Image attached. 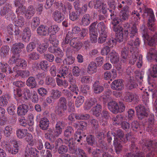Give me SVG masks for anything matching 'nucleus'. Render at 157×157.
<instances>
[{"label":"nucleus","instance_id":"nucleus-1","mask_svg":"<svg viewBox=\"0 0 157 157\" xmlns=\"http://www.w3.org/2000/svg\"><path fill=\"white\" fill-rule=\"evenodd\" d=\"M120 22L117 19L114 18L111 22L113 26L112 29L113 31L116 33V39L120 43L122 42L124 38L123 28L119 25Z\"/></svg>","mask_w":157,"mask_h":157},{"label":"nucleus","instance_id":"nucleus-2","mask_svg":"<svg viewBox=\"0 0 157 157\" xmlns=\"http://www.w3.org/2000/svg\"><path fill=\"white\" fill-rule=\"evenodd\" d=\"M148 34V30L146 29H144L142 32V37L144 41H147L148 45L153 46L156 42H157V33L155 32L154 34L151 33Z\"/></svg>","mask_w":157,"mask_h":157},{"label":"nucleus","instance_id":"nucleus-3","mask_svg":"<svg viewBox=\"0 0 157 157\" xmlns=\"http://www.w3.org/2000/svg\"><path fill=\"white\" fill-rule=\"evenodd\" d=\"M140 44L139 38H136L135 40H131L128 41L127 44V48H124L122 49L121 52V57L124 59H126L128 55V50L132 53L134 50V46H138Z\"/></svg>","mask_w":157,"mask_h":157},{"label":"nucleus","instance_id":"nucleus-4","mask_svg":"<svg viewBox=\"0 0 157 157\" xmlns=\"http://www.w3.org/2000/svg\"><path fill=\"white\" fill-rule=\"evenodd\" d=\"M144 13L147 14V15L149 16L147 23L148 28L151 31L154 32L155 29L154 24L155 16L151 8H147L146 6L144 5Z\"/></svg>","mask_w":157,"mask_h":157},{"label":"nucleus","instance_id":"nucleus-5","mask_svg":"<svg viewBox=\"0 0 157 157\" xmlns=\"http://www.w3.org/2000/svg\"><path fill=\"white\" fill-rule=\"evenodd\" d=\"M131 143L129 148L131 152L127 153L124 157H145L144 153L140 152L135 142L131 141Z\"/></svg>","mask_w":157,"mask_h":157},{"label":"nucleus","instance_id":"nucleus-6","mask_svg":"<svg viewBox=\"0 0 157 157\" xmlns=\"http://www.w3.org/2000/svg\"><path fill=\"white\" fill-rule=\"evenodd\" d=\"M11 142L13 144V147H11L10 144L6 143L3 144V147L10 153L13 155L16 154L18 152L19 149V142L15 140H11Z\"/></svg>","mask_w":157,"mask_h":157},{"label":"nucleus","instance_id":"nucleus-7","mask_svg":"<svg viewBox=\"0 0 157 157\" xmlns=\"http://www.w3.org/2000/svg\"><path fill=\"white\" fill-rule=\"evenodd\" d=\"M138 118L140 120L145 118L148 115L149 109L145 107L143 105L139 104L135 107Z\"/></svg>","mask_w":157,"mask_h":157},{"label":"nucleus","instance_id":"nucleus-8","mask_svg":"<svg viewBox=\"0 0 157 157\" xmlns=\"http://www.w3.org/2000/svg\"><path fill=\"white\" fill-rule=\"evenodd\" d=\"M130 13L129 7L127 5H125L120 12L119 17H116L114 19H117L120 22L126 21L129 18Z\"/></svg>","mask_w":157,"mask_h":157},{"label":"nucleus","instance_id":"nucleus-9","mask_svg":"<svg viewBox=\"0 0 157 157\" xmlns=\"http://www.w3.org/2000/svg\"><path fill=\"white\" fill-rule=\"evenodd\" d=\"M143 150L146 152L147 150L151 151H157V142L155 141L145 140L143 144Z\"/></svg>","mask_w":157,"mask_h":157},{"label":"nucleus","instance_id":"nucleus-10","mask_svg":"<svg viewBox=\"0 0 157 157\" xmlns=\"http://www.w3.org/2000/svg\"><path fill=\"white\" fill-rule=\"evenodd\" d=\"M71 32H69L67 34L65 39L62 43V47L63 51L66 53L71 50V46L69 44L70 38L71 37Z\"/></svg>","mask_w":157,"mask_h":157},{"label":"nucleus","instance_id":"nucleus-11","mask_svg":"<svg viewBox=\"0 0 157 157\" xmlns=\"http://www.w3.org/2000/svg\"><path fill=\"white\" fill-rule=\"evenodd\" d=\"M137 53L136 52L132 53L130 59L129 61V63L131 65H134L137 59V65L138 68H140L142 65V56L141 55H138L139 58H137Z\"/></svg>","mask_w":157,"mask_h":157},{"label":"nucleus","instance_id":"nucleus-12","mask_svg":"<svg viewBox=\"0 0 157 157\" xmlns=\"http://www.w3.org/2000/svg\"><path fill=\"white\" fill-rule=\"evenodd\" d=\"M71 32V36L70 38L69 44L71 46L75 49L77 51L79 50L82 47V44L81 42L79 41V38L77 37H75L72 38V34Z\"/></svg>","mask_w":157,"mask_h":157},{"label":"nucleus","instance_id":"nucleus-13","mask_svg":"<svg viewBox=\"0 0 157 157\" xmlns=\"http://www.w3.org/2000/svg\"><path fill=\"white\" fill-rule=\"evenodd\" d=\"M70 70L69 69V67L64 66V65H62L60 67L59 70V74L57 75V76L59 78L63 77L65 78L67 77L68 75L69 76L71 74L70 73Z\"/></svg>","mask_w":157,"mask_h":157},{"label":"nucleus","instance_id":"nucleus-14","mask_svg":"<svg viewBox=\"0 0 157 157\" xmlns=\"http://www.w3.org/2000/svg\"><path fill=\"white\" fill-rule=\"evenodd\" d=\"M116 134L120 139L119 140L121 141V142L125 143L131 137V135L128 133L124 136V133L122 130L121 129H119L116 131Z\"/></svg>","mask_w":157,"mask_h":157},{"label":"nucleus","instance_id":"nucleus-15","mask_svg":"<svg viewBox=\"0 0 157 157\" xmlns=\"http://www.w3.org/2000/svg\"><path fill=\"white\" fill-rule=\"evenodd\" d=\"M124 100L126 102H131L132 101L137 102L139 101V97L136 94L128 92L126 94Z\"/></svg>","mask_w":157,"mask_h":157},{"label":"nucleus","instance_id":"nucleus-16","mask_svg":"<svg viewBox=\"0 0 157 157\" xmlns=\"http://www.w3.org/2000/svg\"><path fill=\"white\" fill-rule=\"evenodd\" d=\"M137 34V29L136 26L133 25L128 30L125 29L124 31V38L125 39L128 36H130V38H133L136 36Z\"/></svg>","mask_w":157,"mask_h":157},{"label":"nucleus","instance_id":"nucleus-17","mask_svg":"<svg viewBox=\"0 0 157 157\" xmlns=\"http://www.w3.org/2000/svg\"><path fill=\"white\" fill-rule=\"evenodd\" d=\"M29 109L28 105L25 104L20 105L17 108V114L18 116H23L27 114Z\"/></svg>","mask_w":157,"mask_h":157},{"label":"nucleus","instance_id":"nucleus-18","mask_svg":"<svg viewBox=\"0 0 157 157\" xmlns=\"http://www.w3.org/2000/svg\"><path fill=\"white\" fill-rule=\"evenodd\" d=\"M52 17L54 20L58 23L61 22L64 18L63 13L58 10H56L53 12Z\"/></svg>","mask_w":157,"mask_h":157},{"label":"nucleus","instance_id":"nucleus-19","mask_svg":"<svg viewBox=\"0 0 157 157\" xmlns=\"http://www.w3.org/2000/svg\"><path fill=\"white\" fill-rule=\"evenodd\" d=\"M94 92L96 94H100L104 90L103 86L101 85L100 81L96 80L93 83L92 87Z\"/></svg>","mask_w":157,"mask_h":157},{"label":"nucleus","instance_id":"nucleus-20","mask_svg":"<svg viewBox=\"0 0 157 157\" xmlns=\"http://www.w3.org/2000/svg\"><path fill=\"white\" fill-rule=\"evenodd\" d=\"M49 120L47 118L44 117L40 119L38 125L40 128L42 130H46L49 127Z\"/></svg>","mask_w":157,"mask_h":157},{"label":"nucleus","instance_id":"nucleus-21","mask_svg":"<svg viewBox=\"0 0 157 157\" xmlns=\"http://www.w3.org/2000/svg\"><path fill=\"white\" fill-rule=\"evenodd\" d=\"M107 105L108 109L113 113L116 114L119 112V105L116 101H110Z\"/></svg>","mask_w":157,"mask_h":157},{"label":"nucleus","instance_id":"nucleus-22","mask_svg":"<svg viewBox=\"0 0 157 157\" xmlns=\"http://www.w3.org/2000/svg\"><path fill=\"white\" fill-rule=\"evenodd\" d=\"M124 85L120 79L115 80L111 84V88L114 90H121L123 88Z\"/></svg>","mask_w":157,"mask_h":157},{"label":"nucleus","instance_id":"nucleus-23","mask_svg":"<svg viewBox=\"0 0 157 157\" xmlns=\"http://www.w3.org/2000/svg\"><path fill=\"white\" fill-rule=\"evenodd\" d=\"M25 48L24 44L21 43H16L13 45L12 52L14 54H19L21 51V49Z\"/></svg>","mask_w":157,"mask_h":157},{"label":"nucleus","instance_id":"nucleus-24","mask_svg":"<svg viewBox=\"0 0 157 157\" xmlns=\"http://www.w3.org/2000/svg\"><path fill=\"white\" fill-rule=\"evenodd\" d=\"M92 17L91 15L88 13L85 14L82 18L80 24L83 26H88L90 23Z\"/></svg>","mask_w":157,"mask_h":157},{"label":"nucleus","instance_id":"nucleus-25","mask_svg":"<svg viewBox=\"0 0 157 157\" xmlns=\"http://www.w3.org/2000/svg\"><path fill=\"white\" fill-rule=\"evenodd\" d=\"M16 25L10 24L7 27V29L9 34L11 35L13 34V33H15L16 35H18L21 33L20 30Z\"/></svg>","mask_w":157,"mask_h":157},{"label":"nucleus","instance_id":"nucleus-26","mask_svg":"<svg viewBox=\"0 0 157 157\" xmlns=\"http://www.w3.org/2000/svg\"><path fill=\"white\" fill-rule=\"evenodd\" d=\"M32 33L31 30L29 27H25L22 33V40L25 42H28L30 41Z\"/></svg>","mask_w":157,"mask_h":157},{"label":"nucleus","instance_id":"nucleus-27","mask_svg":"<svg viewBox=\"0 0 157 157\" xmlns=\"http://www.w3.org/2000/svg\"><path fill=\"white\" fill-rule=\"evenodd\" d=\"M65 126V122L62 120L61 121H57L55 125V128L54 130L60 135L62 132L63 128Z\"/></svg>","mask_w":157,"mask_h":157},{"label":"nucleus","instance_id":"nucleus-28","mask_svg":"<svg viewBox=\"0 0 157 157\" xmlns=\"http://www.w3.org/2000/svg\"><path fill=\"white\" fill-rule=\"evenodd\" d=\"M37 33L41 36H46L48 34V28L47 26L43 25H40L37 29Z\"/></svg>","mask_w":157,"mask_h":157},{"label":"nucleus","instance_id":"nucleus-29","mask_svg":"<svg viewBox=\"0 0 157 157\" xmlns=\"http://www.w3.org/2000/svg\"><path fill=\"white\" fill-rule=\"evenodd\" d=\"M125 117L122 115L119 114L112 118L113 124L115 125H120L125 120Z\"/></svg>","mask_w":157,"mask_h":157},{"label":"nucleus","instance_id":"nucleus-30","mask_svg":"<svg viewBox=\"0 0 157 157\" xmlns=\"http://www.w3.org/2000/svg\"><path fill=\"white\" fill-rule=\"evenodd\" d=\"M109 58L112 63H117L119 60V55L115 51H112L109 54Z\"/></svg>","mask_w":157,"mask_h":157},{"label":"nucleus","instance_id":"nucleus-31","mask_svg":"<svg viewBox=\"0 0 157 157\" xmlns=\"http://www.w3.org/2000/svg\"><path fill=\"white\" fill-rule=\"evenodd\" d=\"M25 152L27 154H29L32 157H38L39 151L36 148L33 147H27Z\"/></svg>","mask_w":157,"mask_h":157},{"label":"nucleus","instance_id":"nucleus-32","mask_svg":"<svg viewBox=\"0 0 157 157\" xmlns=\"http://www.w3.org/2000/svg\"><path fill=\"white\" fill-rule=\"evenodd\" d=\"M10 95L6 93L0 97V106L6 107L8 103V100L10 98Z\"/></svg>","mask_w":157,"mask_h":157},{"label":"nucleus","instance_id":"nucleus-33","mask_svg":"<svg viewBox=\"0 0 157 157\" xmlns=\"http://www.w3.org/2000/svg\"><path fill=\"white\" fill-rule=\"evenodd\" d=\"M35 10L33 6L32 5L29 6L25 12V18L28 19H30L35 14Z\"/></svg>","mask_w":157,"mask_h":157},{"label":"nucleus","instance_id":"nucleus-34","mask_svg":"<svg viewBox=\"0 0 157 157\" xmlns=\"http://www.w3.org/2000/svg\"><path fill=\"white\" fill-rule=\"evenodd\" d=\"M55 112L56 114L60 117L65 115L66 111L67 109V106H56L55 108Z\"/></svg>","mask_w":157,"mask_h":157},{"label":"nucleus","instance_id":"nucleus-35","mask_svg":"<svg viewBox=\"0 0 157 157\" xmlns=\"http://www.w3.org/2000/svg\"><path fill=\"white\" fill-rule=\"evenodd\" d=\"M54 132L52 133H45L44 134L45 138L52 143L54 142L56 139V138L59 135L55 131L53 130Z\"/></svg>","mask_w":157,"mask_h":157},{"label":"nucleus","instance_id":"nucleus-36","mask_svg":"<svg viewBox=\"0 0 157 157\" xmlns=\"http://www.w3.org/2000/svg\"><path fill=\"white\" fill-rule=\"evenodd\" d=\"M155 121L154 116L153 114H150L149 116L148 121L144 124V126L148 128H151L154 127L155 125Z\"/></svg>","mask_w":157,"mask_h":157},{"label":"nucleus","instance_id":"nucleus-37","mask_svg":"<svg viewBox=\"0 0 157 157\" xmlns=\"http://www.w3.org/2000/svg\"><path fill=\"white\" fill-rule=\"evenodd\" d=\"M97 26V29L99 33H108L107 27L103 21H101L98 23Z\"/></svg>","mask_w":157,"mask_h":157},{"label":"nucleus","instance_id":"nucleus-38","mask_svg":"<svg viewBox=\"0 0 157 157\" xmlns=\"http://www.w3.org/2000/svg\"><path fill=\"white\" fill-rule=\"evenodd\" d=\"M11 6L9 4H6L2 7L0 12V14L2 16H6L11 10Z\"/></svg>","mask_w":157,"mask_h":157},{"label":"nucleus","instance_id":"nucleus-39","mask_svg":"<svg viewBox=\"0 0 157 157\" xmlns=\"http://www.w3.org/2000/svg\"><path fill=\"white\" fill-rule=\"evenodd\" d=\"M96 63L94 62H91L89 64L87 68V72L89 74H92L96 72Z\"/></svg>","mask_w":157,"mask_h":157},{"label":"nucleus","instance_id":"nucleus-40","mask_svg":"<svg viewBox=\"0 0 157 157\" xmlns=\"http://www.w3.org/2000/svg\"><path fill=\"white\" fill-rule=\"evenodd\" d=\"M97 99L95 98H92L88 100L85 103V109L86 110L90 109L93 105L97 103Z\"/></svg>","mask_w":157,"mask_h":157},{"label":"nucleus","instance_id":"nucleus-41","mask_svg":"<svg viewBox=\"0 0 157 157\" xmlns=\"http://www.w3.org/2000/svg\"><path fill=\"white\" fill-rule=\"evenodd\" d=\"M26 84L32 89L36 88L37 85L35 78L31 76L29 77L27 80Z\"/></svg>","mask_w":157,"mask_h":157},{"label":"nucleus","instance_id":"nucleus-42","mask_svg":"<svg viewBox=\"0 0 157 157\" xmlns=\"http://www.w3.org/2000/svg\"><path fill=\"white\" fill-rule=\"evenodd\" d=\"M74 130L71 126L67 127L64 132V138H69L74 134Z\"/></svg>","mask_w":157,"mask_h":157},{"label":"nucleus","instance_id":"nucleus-43","mask_svg":"<svg viewBox=\"0 0 157 157\" xmlns=\"http://www.w3.org/2000/svg\"><path fill=\"white\" fill-rule=\"evenodd\" d=\"M80 14L77 11H73L69 13V19L74 21L78 20L80 17Z\"/></svg>","mask_w":157,"mask_h":157},{"label":"nucleus","instance_id":"nucleus-44","mask_svg":"<svg viewBox=\"0 0 157 157\" xmlns=\"http://www.w3.org/2000/svg\"><path fill=\"white\" fill-rule=\"evenodd\" d=\"M120 142L121 141L117 140H114L113 141L115 150L117 154H119L123 149L122 146Z\"/></svg>","mask_w":157,"mask_h":157},{"label":"nucleus","instance_id":"nucleus-45","mask_svg":"<svg viewBox=\"0 0 157 157\" xmlns=\"http://www.w3.org/2000/svg\"><path fill=\"white\" fill-rule=\"evenodd\" d=\"M86 141L87 144L91 146H93L95 145L96 140L94 136L90 135L87 136L86 138Z\"/></svg>","mask_w":157,"mask_h":157},{"label":"nucleus","instance_id":"nucleus-46","mask_svg":"<svg viewBox=\"0 0 157 157\" xmlns=\"http://www.w3.org/2000/svg\"><path fill=\"white\" fill-rule=\"evenodd\" d=\"M102 110V106L101 105L97 104L95 106L92 108L93 115L96 117H98L100 115Z\"/></svg>","mask_w":157,"mask_h":157},{"label":"nucleus","instance_id":"nucleus-47","mask_svg":"<svg viewBox=\"0 0 157 157\" xmlns=\"http://www.w3.org/2000/svg\"><path fill=\"white\" fill-rule=\"evenodd\" d=\"M27 132L26 129H17L16 131L17 136L19 139L23 138L26 135Z\"/></svg>","mask_w":157,"mask_h":157},{"label":"nucleus","instance_id":"nucleus-48","mask_svg":"<svg viewBox=\"0 0 157 157\" xmlns=\"http://www.w3.org/2000/svg\"><path fill=\"white\" fill-rule=\"evenodd\" d=\"M75 119L78 120H87L90 117V115L87 114L75 113Z\"/></svg>","mask_w":157,"mask_h":157},{"label":"nucleus","instance_id":"nucleus-49","mask_svg":"<svg viewBox=\"0 0 157 157\" xmlns=\"http://www.w3.org/2000/svg\"><path fill=\"white\" fill-rule=\"evenodd\" d=\"M138 86V85L135 81L131 78L128 80L127 84L128 89L130 90L136 88Z\"/></svg>","mask_w":157,"mask_h":157},{"label":"nucleus","instance_id":"nucleus-50","mask_svg":"<svg viewBox=\"0 0 157 157\" xmlns=\"http://www.w3.org/2000/svg\"><path fill=\"white\" fill-rule=\"evenodd\" d=\"M10 50L9 47L8 46H2L0 50V54L2 57H5L8 54Z\"/></svg>","mask_w":157,"mask_h":157},{"label":"nucleus","instance_id":"nucleus-51","mask_svg":"<svg viewBox=\"0 0 157 157\" xmlns=\"http://www.w3.org/2000/svg\"><path fill=\"white\" fill-rule=\"evenodd\" d=\"M16 65L22 68H25L27 66V61L23 59H19L16 62Z\"/></svg>","mask_w":157,"mask_h":157},{"label":"nucleus","instance_id":"nucleus-52","mask_svg":"<svg viewBox=\"0 0 157 157\" xmlns=\"http://www.w3.org/2000/svg\"><path fill=\"white\" fill-rule=\"evenodd\" d=\"M48 46V44L45 43L40 44L37 48V51L40 54L44 53Z\"/></svg>","mask_w":157,"mask_h":157},{"label":"nucleus","instance_id":"nucleus-53","mask_svg":"<svg viewBox=\"0 0 157 157\" xmlns=\"http://www.w3.org/2000/svg\"><path fill=\"white\" fill-rule=\"evenodd\" d=\"M23 93L24 99L25 100H28L31 97V92L29 89L28 88H23Z\"/></svg>","mask_w":157,"mask_h":157},{"label":"nucleus","instance_id":"nucleus-54","mask_svg":"<svg viewBox=\"0 0 157 157\" xmlns=\"http://www.w3.org/2000/svg\"><path fill=\"white\" fill-rule=\"evenodd\" d=\"M62 95V93L58 90L52 89L51 91V96L53 99H56Z\"/></svg>","mask_w":157,"mask_h":157},{"label":"nucleus","instance_id":"nucleus-55","mask_svg":"<svg viewBox=\"0 0 157 157\" xmlns=\"http://www.w3.org/2000/svg\"><path fill=\"white\" fill-rule=\"evenodd\" d=\"M13 128L10 125L6 126L4 130V133L5 136L8 138H9L11 134L12 133Z\"/></svg>","mask_w":157,"mask_h":157},{"label":"nucleus","instance_id":"nucleus-56","mask_svg":"<svg viewBox=\"0 0 157 157\" xmlns=\"http://www.w3.org/2000/svg\"><path fill=\"white\" fill-rule=\"evenodd\" d=\"M98 23V21H96L91 24L89 28L90 34L96 33L97 29L96 26Z\"/></svg>","mask_w":157,"mask_h":157},{"label":"nucleus","instance_id":"nucleus-57","mask_svg":"<svg viewBox=\"0 0 157 157\" xmlns=\"http://www.w3.org/2000/svg\"><path fill=\"white\" fill-rule=\"evenodd\" d=\"M139 10H140L139 12L137 10H134L131 13V15L132 16V17L134 18L135 21H136L138 22L140 18L139 13H141L142 12L141 8H140Z\"/></svg>","mask_w":157,"mask_h":157},{"label":"nucleus","instance_id":"nucleus-58","mask_svg":"<svg viewBox=\"0 0 157 157\" xmlns=\"http://www.w3.org/2000/svg\"><path fill=\"white\" fill-rule=\"evenodd\" d=\"M18 19L15 21V24L17 26L21 27L24 25L25 20L22 15H17Z\"/></svg>","mask_w":157,"mask_h":157},{"label":"nucleus","instance_id":"nucleus-59","mask_svg":"<svg viewBox=\"0 0 157 157\" xmlns=\"http://www.w3.org/2000/svg\"><path fill=\"white\" fill-rule=\"evenodd\" d=\"M135 78L139 82L140 85H141L143 82L144 73L143 72H138L135 73Z\"/></svg>","mask_w":157,"mask_h":157},{"label":"nucleus","instance_id":"nucleus-60","mask_svg":"<svg viewBox=\"0 0 157 157\" xmlns=\"http://www.w3.org/2000/svg\"><path fill=\"white\" fill-rule=\"evenodd\" d=\"M75 60V58L72 56H67L63 60V63L64 64H66L67 65H69L73 64Z\"/></svg>","mask_w":157,"mask_h":157},{"label":"nucleus","instance_id":"nucleus-61","mask_svg":"<svg viewBox=\"0 0 157 157\" xmlns=\"http://www.w3.org/2000/svg\"><path fill=\"white\" fill-rule=\"evenodd\" d=\"M68 151V147L65 145H62L57 149V152L59 154H63Z\"/></svg>","mask_w":157,"mask_h":157},{"label":"nucleus","instance_id":"nucleus-62","mask_svg":"<svg viewBox=\"0 0 157 157\" xmlns=\"http://www.w3.org/2000/svg\"><path fill=\"white\" fill-rule=\"evenodd\" d=\"M14 97L17 100H18L22 96L21 90L20 89L16 88L13 90Z\"/></svg>","mask_w":157,"mask_h":157},{"label":"nucleus","instance_id":"nucleus-63","mask_svg":"<svg viewBox=\"0 0 157 157\" xmlns=\"http://www.w3.org/2000/svg\"><path fill=\"white\" fill-rule=\"evenodd\" d=\"M99 35L98 39V42L99 43L102 44L106 40L108 33H99Z\"/></svg>","mask_w":157,"mask_h":157},{"label":"nucleus","instance_id":"nucleus-64","mask_svg":"<svg viewBox=\"0 0 157 157\" xmlns=\"http://www.w3.org/2000/svg\"><path fill=\"white\" fill-rule=\"evenodd\" d=\"M152 69H150V74L153 78L157 77V65H153Z\"/></svg>","mask_w":157,"mask_h":157}]
</instances>
